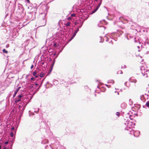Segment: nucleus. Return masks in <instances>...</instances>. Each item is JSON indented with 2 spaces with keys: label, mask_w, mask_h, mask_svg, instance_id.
<instances>
[{
  "label": "nucleus",
  "mask_w": 149,
  "mask_h": 149,
  "mask_svg": "<svg viewBox=\"0 0 149 149\" xmlns=\"http://www.w3.org/2000/svg\"><path fill=\"white\" fill-rule=\"evenodd\" d=\"M145 66H142L141 67L140 69L143 72L145 73L147 71V67Z\"/></svg>",
  "instance_id": "f257e3e1"
},
{
  "label": "nucleus",
  "mask_w": 149,
  "mask_h": 149,
  "mask_svg": "<svg viewBox=\"0 0 149 149\" xmlns=\"http://www.w3.org/2000/svg\"><path fill=\"white\" fill-rule=\"evenodd\" d=\"M22 96L20 95H19L18 96V98L17 100H16L15 101V103H17L19 102L21 100V98L22 97Z\"/></svg>",
  "instance_id": "f03ea898"
},
{
  "label": "nucleus",
  "mask_w": 149,
  "mask_h": 149,
  "mask_svg": "<svg viewBox=\"0 0 149 149\" xmlns=\"http://www.w3.org/2000/svg\"><path fill=\"white\" fill-rule=\"evenodd\" d=\"M79 29H78L74 32V34H73L72 36V38L70 39L69 41H70L71 40H72L73 38L75 37V35H76V33H77L78 31H79Z\"/></svg>",
  "instance_id": "7ed1b4c3"
},
{
  "label": "nucleus",
  "mask_w": 149,
  "mask_h": 149,
  "mask_svg": "<svg viewBox=\"0 0 149 149\" xmlns=\"http://www.w3.org/2000/svg\"><path fill=\"white\" fill-rule=\"evenodd\" d=\"M21 88V87H19L15 91V93L14 94H13V97H14L15 96H16V95L17 94V92H18V91H19V89H20V88Z\"/></svg>",
  "instance_id": "20e7f679"
},
{
  "label": "nucleus",
  "mask_w": 149,
  "mask_h": 149,
  "mask_svg": "<svg viewBox=\"0 0 149 149\" xmlns=\"http://www.w3.org/2000/svg\"><path fill=\"white\" fill-rule=\"evenodd\" d=\"M120 20L122 21V22L124 23H127L128 22V21L127 20L123 19L122 17H120Z\"/></svg>",
  "instance_id": "39448f33"
},
{
  "label": "nucleus",
  "mask_w": 149,
  "mask_h": 149,
  "mask_svg": "<svg viewBox=\"0 0 149 149\" xmlns=\"http://www.w3.org/2000/svg\"><path fill=\"white\" fill-rule=\"evenodd\" d=\"M42 14L43 15V16H44V17L43 18V21H45V23L43 24V25H42V26H44L46 24V22L45 21V20H44V19L45 18V13H42Z\"/></svg>",
  "instance_id": "423d86ee"
},
{
  "label": "nucleus",
  "mask_w": 149,
  "mask_h": 149,
  "mask_svg": "<svg viewBox=\"0 0 149 149\" xmlns=\"http://www.w3.org/2000/svg\"><path fill=\"white\" fill-rule=\"evenodd\" d=\"M99 8V6H97V7L96 8H95L92 12V13H94Z\"/></svg>",
  "instance_id": "0eeeda50"
},
{
  "label": "nucleus",
  "mask_w": 149,
  "mask_h": 149,
  "mask_svg": "<svg viewBox=\"0 0 149 149\" xmlns=\"http://www.w3.org/2000/svg\"><path fill=\"white\" fill-rule=\"evenodd\" d=\"M130 82H134V83H136L137 81L136 80V79H130Z\"/></svg>",
  "instance_id": "6e6552de"
},
{
  "label": "nucleus",
  "mask_w": 149,
  "mask_h": 149,
  "mask_svg": "<svg viewBox=\"0 0 149 149\" xmlns=\"http://www.w3.org/2000/svg\"><path fill=\"white\" fill-rule=\"evenodd\" d=\"M38 72L36 70H35L33 73V75L34 76H35L36 75Z\"/></svg>",
  "instance_id": "1a4fd4ad"
},
{
  "label": "nucleus",
  "mask_w": 149,
  "mask_h": 149,
  "mask_svg": "<svg viewBox=\"0 0 149 149\" xmlns=\"http://www.w3.org/2000/svg\"><path fill=\"white\" fill-rule=\"evenodd\" d=\"M70 24L71 23L70 22H68L65 25L66 26H70Z\"/></svg>",
  "instance_id": "9d476101"
},
{
  "label": "nucleus",
  "mask_w": 149,
  "mask_h": 149,
  "mask_svg": "<svg viewBox=\"0 0 149 149\" xmlns=\"http://www.w3.org/2000/svg\"><path fill=\"white\" fill-rule=\"evenodd\" d=\"M44 74L43 72H42L40 73V76L41 77H43L44 76Z\"/></svg>",
  "instance_id": "9b49d317"
},
{
  "label": "nucleus",
  "mask_w": 149,
  "mask_h": 149,
  "mask_svg": "<svg viewBox=\"0 0 149 149\" xmlns=\"http://www.w3.org/2000/svg\"><path fill=\"white\" fill-rule=\"evenodd\" d=\"M53 66H51V67L50 69H49V74H50L51 72H52V70L53 69Z\"/></svg>",
  "instance_id": "f8f14e48"
},
{
  "label": "nucleus",
  "mask_w": 149,
  "mask_h": 149,
  "mask_svg": "<svg viewBox=\"0 0 149 149\" xmlns=\"http://www.w3.org/2000/svg\"><path fill=\"white\" fill-rule=\"evenodd\" d=\"M3 52L6 53H8V52L6 50V49H3Z\"/></svg>",
  "instance_id": "ddd939ff"
},
{
  "label": "nucleus",
  "mask_w": 149,
  "mask_h": 149,
  "mask_svg": "<svg viewBox=\"0 0 149 149\" xmlns=\"http://www.w3.org/2000/svg\"><path fill=\"white\" fill-rule=\"evenodd\" d=\"M146 105L147 107H149V101H148L146 102Z\"/></svg>",
  "instance_id": "4468645a"
},
{
  "label": "nucleus",
  "mask_w": 149,
  "mask_h": 149,
  "mask_svg": "<svg viewBox=\"0 0 149 149\" xmlns=\"http://www.w3.org/2000/svg\"><path fill=\"white\" fill-rule=\"evenodd\" d=\"M116 114L117 116H120L119 112H117L116 113Z\"/></svg>",
  "instance_id": "2eb2a0df"
},
{
  "label": "nucleus",
  "mask_w": 149,
  "mask_h": 149,
  "mask_svg": "<svg viewBox=\"0 0 149 149\" xmlns=\"http://www.w3.org/2000/svg\"><path fill=\"white\" fill-rule=\"evenodd\" d=\"M10 136L12 137H13V132H11L10 133Z\"/></svg>",
  "instance_id": "dca6fc26"
},
{
  "label": "nucleus",
  "mask_w": 149,
  "mask_h": 149,
  "mask_svg": "<svg viewBox=\"0 0 149 149\" xmlns=\"http://www.w3.org/2000/svg\"><path fill=\"white\" fill-rule=\"evenodd\" d=\"M75 16V14L74 13L72 14L71 15V16H72V17H74V16Z\"/></svg>",
  "instance_id": "f3484780"
},
{
  "label": "nucleus",
  "mask_w": 149,
  "mask_h": 149,
  "mask_svg": "<svg viewBox=\"0 0 149 149\" xmlns=\"http://www.w3.org/2000/svg\"><path fill=\"white\" fill-rule=\"evenodd\" d=\"M72 19V18L71 17H69L68 18V20H70L71 19Z\"/></svg>",
  "instance_id": "a211bd4d"
},
{
  "label": "nucleus",
  "mask_w": 149,
  "mask_h": 149,
  "mask_svg": "<svg viewBox=\"0 0 149 149\" xmlns=\"http://www.w3.org/2000/svg\"><path fill=\"white\" fill-rule=\"evenodd\" d=\"M31 80H35V79L33 77L31 78Z\"/></svg>",
  "instance_id": "6ab92c4d"
},
{
  "label": "nucleus",
  "mask_w": 149,
  "mask_h": 149,
  "mask_svg": "<svg viewBox=\"0 0 149 149\" xmlns=\"http://www.w3.org/2000/svg\"><path fill=\"white\" fill-rule=\"evenodd\" d=\"M38 75L36 74V75L35 76V77L36 78H37V77H38Z\"/></svg>",
  "instance_id": "aec40b11"
},
{
  "label": "nucleus",
  "mask_w": 149,
  "mask_h": 149,
  "mask_svg": "<svg viewBox=\"0 0 149 149\" xmlns=\"http://www.w3.org/2000/svg\"><path fill=\"white\" fill-rule=\"evenodd\" d=\"M8 141H6L5 142V144H8Z\"/></svg>",
  "instance_id": "412c9836"
},
{
  "label": "nucleus",
  "mask_w": 149,
  "mask_h": 149,
  "mask_svg": "<svg viewBox=\"0 0 149 149\" xmlns=\"http://www.w3.org/2000/svg\"><path fill=\"white\" fill-rule=\"evenodd\" d=\"M56 43L54 44V46L55 47H56Z\"/></svg>",
  "instance_id": "4be33fe9"
},
{
  "label": "nucleus",
  "mask_w": 149,
  "mask_h": 149,
  "mask_svg": "<svg viewBox=\"0 0 149 149\" xmlns=\"http://www.w3.org/2000/svg\"><path fill=\"white\" fill-rule=\"evenodd\" d=\"M14 130V127H13L11 128V130Z\"/></svg>",
  "instance_id": "5701e85b"
},
{
  "label": "nucleus",
  "mask_w": 149,
  "mask_h": 149,
  "mask_svg": "<svg viewBox=\"0 0 149 149\" xmlns=\"http://www.w3.org/2000/svg\"><path fill=\"white\" fill-rule=\"evenodd\" d=\"M33 66H31V69H32L33 68Z\"/></svg>",
  "instance_id": "b1692460"
},
{
  "label": "nucleus",
  "mask_w": 149,
  "mask_h": 149,
  "mask_svg": "<svg viewBox=\"0 0 149 149\" xmlns=\"http://www.w3.org/2000/svg\"><path fill=\"white\" fill-rule=\"evenodd\" d=\"M101 5V3H100L98 5V6H99V8L100 5Z\"/></svg>",
  "instance_id": "393cba45"
},
{
  "label": "nucleus",
  "mask_w": 149,
  "mask_h": 149,
  "mask_svg": "<svg viewBox=\"0 0 149 149\" xmlns=\"http://www.w3.org/2000/svg\"><path fill=\"white\" fill-rule=\"evenodd\" d=\"M27 1H28V3H29L30 2L29 0H26Z\"/></svg>",
  "instance_id": "a878e982"
},
{
  "label": "nucleus",
  "mask_w": 149,
  "mask_h": 149,
  "mask_svg": "<svg viewBox=\"0 0 149 149\" xmlns=\"http://www.w3.org/2000/svg\"><path fill=\"white\" fill-rule=\"evenodd\" d=\"M145 63H144V62L143 63H142V64H145Z\"/></svg>",
  "instance_id": "bb28decb"
},
{
  "label": "nucleus",
  "mask_w": 149,
  "mask_h": 149,
  "mask_svg": "<svg viewBox=\"0 0 149 149\" xmlns=\"http://www.w3.org/2000/svg\"><path fill=\"white\" fill-rule=\"evenodd\" d=\"M36 85H38V84H37V83H36L35 84Z\"/></svg>",
  "instance_id": "cd10ccee"
},
{
  "label": "nucleus",
  "mask_w": 149,
  "mask_h": 149,
  "mask_svg": "<svg viewBox=\"0 0 149 149\" xmlns=\"http://www.w3.org/2000/svg\"><path fill=\"white\" fill-rule=\"evenodd\" d=\"M3 149H6V148L5 147L3 148Z\"/></svg>",
  "instance_id": "c85d7f7f"
},
{
  "label": "nucleus",
  "mask_w": 149,
  "mask_h": 149,
  "mask_svg": "<svg viewBox=\"0 0 149 149\" xmlns=\"http://www.w3.org/2000/svg\"><path fill=\"white\" fill-rule=\"evenodd\" d=\"M54 63H53V64H52V65H54Z\"/></svg>",
  "instance_id": "c756f323"
},
{
  "label": "nucleus",
  "mask_w": 149,
  "mask_h": 149,
  "mask_svg": "<svg viewBox=\"0 0 149 149\" xmlns=\"http://www.w3.org/2000/svg\"><path fill=\"white\" fill-rule=\"evenodd\" d=\"M19 107H21V106H19Z\"/></svg>",
  "instance_id": "7c9ffc66"
},
{
  "label": "nucleus",
  "mask_w": 149,
  "mask_h": 149,
  "mask_svg": "<svg viewBox=\"0 0 149 149\" xmlns=\"http://www.w3.org/2000/svg\"><path fill=\"white\" fill-rule=\"evenodd\" d=\"M95 0V1H97L98 0Z\"/></svg>",
  "instance_id": "2f4dec72"
},
{
  "label": "nucleus",
  "mask_w": 149,
  "mask_h": 149,
  "mask_svg": "<svg viewBox=\"0 0 149 149\" xmlns=\"http://www.w3.org/2000/svg\"><path fill=\"white\" fill-rule=\"evenodd\" d=\"M7 149H8V148Z\"/></svg>",
  "instance_id": "473e14b6"
}]
</instances>
